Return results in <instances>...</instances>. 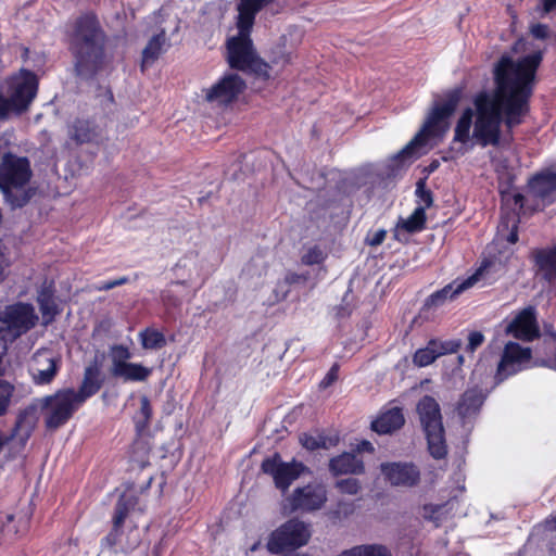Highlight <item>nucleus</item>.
Returning <instances> with one entry per match:
<instances>
[{"instance_id": "11", "label": "nucleus", "mask_w": 556, "mask_h": 556, "mask_svg": "<svg viewBox=\"0 0 556 556\" xmlns=\"http://www.w3.org/2000/svg\"><path fill=\"white\" fill-rule=\"evenodd\" d=\"M74 389H63L41 400L45 409V422L49 429H58L72 418L81 406Z\"/></svg>"}, {"instance_id": "53", "label": "nucleus", "mask_w": 556, "mask_h": 556, "mask_svg": "<svg viewBox=\"0 0 556 556\" xmlns=\"http://www.w3.org/2000/svg\"><path fill=\"white\" fill-rule=\"evenodd\" d=\"M552 181V185L556 191V170H553L552 168H544Z\"/></svg>"}, {"instance_id": "6", "label": "nucleus", "mask_w": 556, "mask_h": 556, "mask_svg": "<svg viewBox=\"0 0 556 556\" xmlns=\"http://www.w3.org/2000/svg\"><path fill=\"white\" fill-rule=\"evenodd\" d=\"M38 91V78L21 70L0 84V121L10 119L26 112Z\"/></svg>"}, {"instance_id": "48", "label": "nucleus", "mask_w": 556, "mask_h": 556, "mask_svg": "<svg viewBox=\"0 0 556 556\" xmlns=\"http://www.w3.org/2000/svg\"><path fill=\"white\" fill-rule=\"evenodd\" d=\"M540 4L543 14H548L556 10V0H540Z\"/></svg>"}, {"instance_id": "37", "label": "nucleus", "mask_w": 556, "mask_h": 556, "mask_svg": "<svg viewBox=\"0 0 556 556\" xmlns=\"http://www.w3.org/2000/svg\"><path fill=\"white\" fill-rule=\"evenodd\" d=\"M327 255L324 253V251L318 247L314 245L309 248L302 256L301 262L304 265L313 266V265H320L326 260Z\"/></svg>"}, {"instance_id": "52", "label": "nucleus", "mask_w": 556, "mask_h": 556, "mask_svg": "<svg viewBox=\"0 0 556 556\" xmlns=\"http://www.w3.org/2000/svg\"><path fill=\"white\" fill-rule=\"evenodd\" d=\"M549 556H556V535L552 536L547 544Z\"/></svg>"}, {"instance_id": "62", "label": "nucleus", "mask_w": 556, "mask_h": 556, "mask_svg": "<svg viewBox=\"0 0 556 556\" xmlns=\"http://www.w3.org/2000/svg\"><path fill=\"white\" fill-rule=\"evenodd\" d=\"M151 480H152V478L150 477V478H149V480H148V483H147V488H149V486H150V484H151Z\"/></svg>"}, {"instance_id": "43", "label": "nucleus", "mask_w": 556, "mask_h": 556, "mask_svg": "<svg viewBox=\"0 0 556 556\" xmlns=\"http://www.w3.org/2000/svg\"><path fill=\"white\" fill-rule=\"evenodd\" d=\"M530 33L535 39L545 40L549 37V27L546 24L536 23L531 26Z\"/></svg>"}, {"instance_id": "16", "label": "nucleus", "mask_w": 556, "mask_h": 556, "mask_svg": "<svg viewBox=\"0 0 556 556\" xmlns=\"http://www.w3.org/2000/svg\"><path fill=\"white\" fill-rule=\"evenodd\" d=\"M61 365L60 357L47 349L38 350L31 356L29 374L37 386L50 384L55 378Z\"/></svg>"}, {"instance_id": "41", "label": "nucleus", "mask_w": 556, "mask_h": 556, "mask_svg": "<svg viewBox=\"0 0 556 556\" xmlns=\"http://www.w3.org/2000/svg\"><path fill=\"white\" fill-rule=\"evenodd\" d=\"M339 378V365L334 363L326 376L323 378V380L319 382L320 389H327L329 388L333 382H336Z\"/></svg>"}, {"instance_id": "21", "label": "nucleus", "mask_w": 556, "mask_h": 556, "mask_svg": "<svg viewBox=\"0 0 556 556\" xmlns=\"http://www.w3.org/2000/svg\"><path fill=\"white\" fill-rule=\"evenodd\" d=\"M473 277L464 280L460 283L451 282L440 290L431 293L424 303V308L431 309L442 306L447 300L455 299L463 291L472 286Z\"/></svg>"}, {"instance_id": "36", "label": "nucleus", "mask_w": 556, "mask_h": 556, "mask_svg": "<svg viewBox=\"0 0 556 556\" xmlns=\"http://www.w3.org/2000/svg\"><path fill=\"white\" fill-rule=\"evenodd\" d=\"M415 194L418 198V203L422 204L417 207H425L426 211L433 205V193L427 188L425 178H420L417 181Z\"/></svg>"}, {"instance_id": "45", "label": "nucleus", "mask_w": 556, "mask_h": 556, "mask_svg": "<svg viewBox=\"0 0 556 556\" xmlns=\"http://www.w3.org/2000/svg\"><path fill=\"white\" fill-rule=\"evenodd\" d=\"M162 301L166 306L177 307L181 304L182 300L181 298L174 296L172 294V290L167 289L162 294Z\"/></svg>"}, {"instance_id": "46", "label": "nucleus", "mask_w": 556, "mask_h": 556, "mask_svg": "<svg viewBox=\"0 0 556 556\" xmlns=\"http://www.w3.org/2000/svg\"><path fill=\"white\" fill-rule=\"evenodd\" d=\"M387 237V231L384 229H379L372 233V236L367 238V243L370 247H378L382 244Z\"/></svg>"}, {"instance_id": "40", "label": "nucleus", "mask_w": 556, "mask_h": 556, "mask_svg": "<svg viewBox=\"0 0 556 556\" xmlns=\"http://www.w3.org/2000/svg\"><path fill=\"white\" fill-rule=\"evenodd\" d=\"M462 346V341L459 339L455 340H446L440 341L437 339L435 350L440 353V356L445 354H452L458 352Z\"/></svg>"}, {"instance_id": "38", "label": "nucleus", "mask_w": 556, "mask_h": 556, "mask_svg": "<svg viewBox=\"0 0 556 556\" xmlns=\"http://www.w3.org/2000/svg\"><path fill=\"white\" fill-rule=\"evenodd\" d=\"M13 392L14 387L7 380L0 378V416L7 413Z\"/></svg>"}, {"instance_id": "1", "label": "nucleus", "mask_w": 556, "mask_h": 556, "mask_svg": "<svg viewBox=\"0 0 556 556\" xmlns=\"http://www.w3.org/2000/svg\"><path fill=\"white\" fill-rule=\"evenodd\" d=\"M543 59V50H538L517 61L505 54L495 63L494 93L481 91L473 99L476 121L472 137L481 147L513 143L514 129L530 113V100Z\"/></svg>"}, {"instance_id": "2", "label": "nucleus", "mask_w": 556, "mask_h": 556, "mask_svg": "<svg viewBox=\"0 0 556 556\" xmlns=\"http://www.w3.org/2000/svg\"><path fill=\"white\" fill-rule=\"evenodd\" d=\"M104 39V33L93 14L88 13L76 20L72 46L77 76L90 79L106 70Z\"/></svg>"}, {"instance_id": "58", "label": "nucleus", "mask_w": 556, "mask_h": 556, "mask_svg": "<svg viewBox=\"0 0 556 556\" xmlns=\"http://www.w3.org/2000/svg\"><path fill=\"white\" fill-rule=\"evenodd\" d=\"M149 374H150V370L148 368L141 366V380H143Z\"/></svg>"}, {"instance_id": "4", "label": "nucleus", "mask_w": 556, "mask_h": 556, "mask_svg": "<svg viewBox=\"0 0 556 556\" xmlns=\"http://www.w3.org/2000/svg\"><path fill=\"white\" fill-rule=\"evenodd\" d=\"M31 176L33 170L27 157L10 152L2 155L0 190L10 208H22L36 195L37 188L29 184Z\"/></svg>"}, {"instance_id": "29", "label": "nucleus", "mask_w": 556, "mask_h": 556, "mask_svg": "<svg viewBox=\"0 0 556 556\" xmlns=\"http://www.w3.org/2000/svg\"><path fill=\"white\" fill-rule=\"evenodd\" d=\"M274 0H238L237 17L255 22L256 15Z\"/></svg>"}, {"instance_id": "51", "label": "nucleus", "mask_w": 556, "mask_h": 556, "mask_svg": "<svg viewBox=\"0 0 556 556\" xmlns=\"http://www.w3.org/2000/svg\"><path fill=\"white\" fill-rule=\"evenodd\" d=\"M8 265H9L8 260H7V257H5L4 253H3V245L0 242V279L3 278L4 270L8 267Z\"/></svg>"}, {"instance_id": "10", "label": "nucleus", "mask_w": 556, "mask_h": 556, "mask_svg": "<svg viewBox=\"0 0 556 556\" xmlns=\"http://www.w3.org/2000/svg\"><path fill=\"white\" fill-rule=\"evenodd\" d=\"M309 539L308 526L298 518H292L270 533L266 547L271 554H281L306 545Z\"/></svg>"}, {"instance_id": "34", "label": "nucleus", "mask_w": 556, "mask_h": 556, "mask_svg": "<svg viewBox=\"0 0 556 556\" xmlns=\"http://www.w3.org/2000/svg\"><path fill=\"white\" fill-rule=\"evenodd\" d=\"M427 215L425 207H416L407 219L402 220L400 227L409 233L419 232L425 229Z\"/></svg>"}, {"instance_id": "13", "label": "nucleus", "mask_w": 556, "mask_h": 556, "mask_svg": "<svg viewBox=\"0 0 556 556\" xmlns=\"http://www.w3.org/2000/svg\"><path fill=\"white\" fill-rule=\"evenodd\" d=\"M245 88V81L238 74L229 73L203 90L204 99L208 103L227 106L237 101Z\"/></svg>"}, {"instance_id": "47", "label": "nucleus", "mask_w": 556, "mask_h": 556, "mask_svg": "<svg viewBox=\"0 0 556 556\" xmlns=\"http://www.w3.org/2000/svg\"><path fill=\"white\" fill-rule=\"evenodd\" d=\"M152 415V408L147 397H141V417L148 421Z\"/></svg>"}, {"instance_id": "7", "label": "nucleus", "mask_w": 556, "mask_h": 556, "mask_svg": "<svg viewBox=\"0 0 556 556\" xmlns=\"http://www.w3.org/2000/svg\"><path fill=\"white\" fill-rule=\"evenodd\" d=\"M416 412L429 454L437 460L444 459L447 456V444L440 404L433 396L426 394L417 402Z\"/></svg>"}, {"instance_id": "35", "label": "nucleus", "mask_w": 556, "mask_h": 556, "mask_svg": "<svg viewBox=\"0 0 556 556\" xmlns=\"http://www.w3.org/2000/svg\"><path fill=\"white\" fill-rule=\"evenodd\" d=\"M137 504V498L132 495L123 494L116 505L115 516H114V528L117 529L126 516L128 515L130 509H134Z\"/></svg>"}, {"instance_id": "26", "label": "nucleus", "mask_w": 556, "mask_h": 556, "mask_svg": "<svg viewBox=\"0 0 556 556\" xmlns=\"http://www.w3.org/2000/svg\"><path fill=\"white\" fill-rule=\"evenodd\" d=\"M169 46L170 43L167 40L165 30L161 29L160 33L148 41L147 46L141 51V72H143L146 64L156 61Z\"/></svg>"}, {"instance_id": "8", "label": "nucleus", "mask_w": 556, "mask_h": 556, "mask_svg": "<svg viewBox=\"0 0 556 556\" xmlns=\"http://www.w3.org/2000/svg\"><path fill=\"white\" fill-rule=\"evenodd\" d=\"M38 316L30 304L16 303L0 312V339L13 342L35 327Z\"/></svg>"}, {"instance_id": "22", "label": "nucleus", "mask_w": 556, "mask_h": 556, "mask_svg": "<svg viewBox=\"0 0 556 556\" xmlns=\"http://www.w3.org/2000/svg\"><path fill=\"white\" fill-rule=\"evenodd\" d=\"M329 470L333 476L363 475L365 465L356 454L344 452L329 460Z\"/></svg>"}, {"instance_id": "50", "label": "nucleus", "mask_w": 556, "mask_h": 556, "mask_svg": "<svg viewBox=\"0 0 556 556\" xmlns=\"http://www.w3.org/2000/svg\"><path fill=\"white\" fill-rule=\"evenodd\" d=\"M511 200L514 202V205L518 207L519 211H521L525 206L526 198L522 193L516 192L511 195Z\"/></svg>"}, {"instance_id": "55", "label": "nucleus", "mask_w": 556, "mask_h": 556, "mask_svg": "<svg viewBox=\"0 0 556 556\" xmlns=\"http://www.w3.org/2000/svg\"><path fill=\"white\" fill-rule=\"evenodd\" d=\"M361 450L372 452L374 447L369 441H363L361 444Z\"/></svg>"}, {"instance_id": "15", "label": "nucleus", "mask_w": 556, "mask_h": 556, "mask_svg": "<svg viewBox=\"0 0 556 556\" xmlns=\"http://www.w3.org/2000/svg\"><path fill=\"white\" fill-rule=\"evenodd\" d=\"M380 471L390 485L412 489L420 482V470L412 462H387L380 465Z\"/></svg>"}, {"instance_id": "60", "label": "nucleus", "mask_w": 556, "mask_h": 556, "mask_svg": "<svg viewBox=\"0 0 556 556\" xmlns=\"http://www.w3.org/2000/svg\"><path fill=\"white\" fill-rule=\"evenodd\" d=\"M503 200L507 202L509 201L508 193H503Z\"/></svg>"}, {"instance_id": "61", "label": "nucleus", "mask_w": 556, "mask_h": 556, "mask_svg": "<svg viewBox=\"0 0 556 556\" xmlns=\"http://www.w3.org/2000/svg\"><path fill=\"white\" fill-rule=\"evenodd\" d=\"M140 429H141V432H143V430H144V424H143V421H141Z\"/></svg>"}, {"instance_id": "32", "label": "nucleus", "mask_w": 556, "mask_h": 556, "mask_svg": "<svg viewBox=\"0 0 556 556\" xmlns=\"http://www.w3.org/2000/svg\"><path fill=\"white\" fill-rule=\"evenodd\" d=\"M437 339H430L425 348L418 349L413 355V363L418 367L431 365L440 353L435 350Z\"/></svg>"}, {"instance_id": "59", "label": "nucleus", "mask_w": 556, "mask_h": 556, "mask_svg": "<svg viewBox=\"0 0 556 556\" xmlns=\"http://www.w3.org/2000/svg\"><path fill=\"white\" fill-rule=\"evenodd\" d=\"M186 285V281H172L169 287H173V286H185Z\"/></svg>"}, {"instance_id": "54", "label": "nucleus", "mask_w": 556, "mask_h": 556, "mask_svg": "<svg viewBox=\"0 0 556 556\" xmlns=\"http://www.w3.org/2000/svg\"><path fill=\"white\" fill-rule=\"evenodd\" d=\"M104 102H105V105L108 103H112L113 102V93L109 89L104 91Z\"/></svg>"}, {"instance_id": "30", "label": "nucleus", "mask_w": 556, "mask_h": 556, "mask_svg": "<svg viewBox=\"0 0 556 556\" xmlns=\"http://www.w3.org/2000/svg\"><path fill=\"white\" fill-rule=\"evenodd\" d=\"M37 301L43 318H48V321H50L58 314L52 289L43 286L38 293Z\"/></svg>"}, {"instance_id": "3", "label": "nucleus", "mask_w": 556, "mask_h": 556, "mask_svg": "<svg viewBox=\"0 0 556 556\" xmlns=\"http://www.w3.org/2000/svg\"><path fill=\"white\" fill-rule=\"evenodd\" d=\"M463 98V88L455 87L444 92L442 101H435L421 129L399 151L393 160L400 163L417 156V149L426 144L427 139L445 134L450 127V118L455 113Z\"/></svg>"}, {"instance_id": "49", "label": "nucleus", "mask_w": 556, "mask_h": 556, "mask_svg": "<svg viewBox=\"0 0 556 556\" xmlns=\"http://www.w3.org/2000/svg\"><path fill=\"white\" fill-rule=\"evenodd\" d=\"M125 281H126L125 278H119V279H116V280H112V281H109V282H105V283L99 286L98 290H100V291H108V290L113 289L114 287L123 285Z\"/></svg>"}, {"instance_id": "18", "label": "nucleus", "mask_w": 556, "mask_h": 556, "mask_svg": "<svg viewBox=\"0 0 556 556\" xmlns=\"http://www.w3.org/2000/svg\"><path fill=\"white\" fill-rule=\"evenodd\" d=\"M110 358L112 361L110 372L113 377L124 381L139 380V365L129 363L130 353L127 348L113 346L110 351Z\"/></svg>"}, {"instance_id": "42", "label": "nucleus", "mask_w": 556, "mask_h": 556, "mask_svg": "<svg viewBox=\"0 0 556 556\" xmlns=\"http://www.w3.org/2000/svg\"><path fill=\"white\" fill-rule=\"evenodd\" d=\"M484 342V336L481 331H471L468 334V344L466 350L468 352H475Z\"/></svg>"}, {"instance_id": "27", "label": "nucleus", "mask_w": 556, "mask_h": 556, "mask_svg": "<svg viewBox=\"0 0 556 556\" xmlns=\"http://www.w3.org/2000/svg\"><path fill=\"white\" fill-rule=\"evenodd\" d=\"M67 135L75 144L90 143L98 138L97 128L87 119H75L67 128Z\"/></svg>"}, {"instance_id": "39", "label": "nucleus", "mask_w": 556, "mask_h": 556, "mask_svg": "<svg viewBox=\"0 0 556 556\" xmlns=\"http://www.w3.org/2000/svg\"><path fill=\"white\" fill-rule=\"evenodd\" d=\"M336 488L343 494L356 495L361 490V483L356 478L338 480Z\"/></svg>"}, {"instance_id": "19", "label": "nucleus", "mask_w": 556, "mask_h": 556, "mask_svg": "<svg viewBox=\"0 0 556 556\" xmlns=\"http://www.w3.org/2000/svg\"><path fill=\"white\" fill-rule=\"evenodd\" d=\"M529 258L536 275H541L549 285L556 283V245L535 248L530 252Z\"/></svg>"}, {"instance_id": "5", "label": "nucleus", "mask_w": 556, "mask_h": 556, "mask_svg": "<svg viewBox=\"0 0 556 556\" xmlns=\"http://www.w3.org/2000/svg\"><path fill=\"white\" fill-rule=\"evenodd\" d=\"M254 24L253 21L236 18L238 34L227 40V62L232 70L267 80L270 66L257 54L251 38Z\"/></svg>"}, {"instance_id": "44", "label": "nucleus", "mask_w": 556, "mask_h": 556, "mask_svg": "<svg viewBox=\"0 0 556 556\" xmlns=\"http://www.w3.org/2000/svg\"><path fill=\"white\" fill-rule=\"evenodd\" d=\"M535 531H556V514L547 516L542 522L533 528Z\"/></svg>"}, {"instance_id": "33", "label": "nucleus", "mask_w": 556, "mask_h": 556, "mask_svg": "<svg viewBox=\"0 0 556 556\" xmlns=\"http://www.w3.org/2000/svg\"><path fill=\"white\" fill-rule=\"evenodd\" d=\"M166 337L162 330L146 328L141 331V346L148 350H161L166 345Z\"/></svg>"}, {"instance_id": "31", "label": "nucleus", "mask_w": 556, "mask_h": 556, "mask_svg": "<svg viewBox=\"0 0 556 556\" xmlns=\"http://www.w3.org/2000/svg\"><path fill=\"white\" fill-rule=\"evenodd\" d=\"M472 116L473 111L470 108H467L463 111L455 126L454 141L460 143H467L469 141Z\"/></svg>"}, {"instance_id": "14", "label": "nucleus", "mask_w": 556, "mask_h": 556, "mask_svg": "<svg viewBox=\"0 0 556 556\" xmlns=\"http://www.w3.org/2000/svg\"><path fill=\"white\" fill-rule=\"evenodd\" d=\"M288 501L292 511H316L326 504L327 490L323 483H308L294 489Z\"/></svg>"}, {"instance_id": "9", "label": "nucleus", "mask_w": 556, "mask_h": 556, "mask_svg": "<svg viewBox=\"0 0 556 556\" xmlns=\"http://www.w3.org/2000/svg\"><path fill=\"white\" fill-rule=\"evenodd\" d=\"M532 358L531 348H525L514 341L507 342L496 368L494 376L495 383L498 384L525 369L536 366H547L546 361L542 359L532 362Z\"/></svg>"}, {"instance_id": "12", "label": "nucleus", "mask_w": 556, "mask_h": 556, "mask_svg": "<svg viewBox=\"0 0 556 556\" xmlns=\"http://www.w3.org/2000/svg\"><path fill=\"white\" fill-rule=\"evenodd\" d=\"M261 471L271 477L278 490L286 492L302 475L309 472V469L305 464L295 458L290 462H283L281 455L275 452L262 460Z\"/></svg>"}, {"instance_id": "24", "label": "nucleus", "mask_w": 556, "mask_h": 556, "mask_svg": "<svg viewBox=\"0 0 556 556\" xmlns=\"http://www.w3.org/2000/svg\"><path fill=\"white\" fill-rule=\"evenodd\" d=\"M102 386L100 378V367L94 361L92 364L85 368L84 379L78 391H75L77 399L84 404V402L96 394Z\"/></svg>"}, {"instance_id": "20", "label": "nucleus", "mask_w": 556, "mask_h": 556, "mask_svg": "<svg viewBox=\"0 0 556 556\" xmlns=\"http://www.w3.org/2000/svg\"><path fill=\"white\" fill-rule=\"evenodd\" d=\"M405 424V417L401 407H391L380 412L371 421V430L378 434H390L400 430Z\"/></svg>"}, {"instance_id": "17", "label": "nucleus", "mask_w": 556, "mask_h": 556, "mask_svg": "<svg viewBox=\"0 0 556 556\" xmlns=\"http://www.w3.org/2000/svg\"><path fill=\"white\" fill-rule=\"evenodd\" d=\"M506 332L526 342L540 338L541 332L535 308L533 306L522 308L507 325Z\"/></svg>"}, {"instance_id": "28", "label": "nucleus", "mask_w": 556, "mask_h": 556, "mask_svg": "<svg viewBox=\"0 0 556 556\" xmlns=\"http://www.w3.org/2000/svg\"><path fill=\"white\" fill-rule=\"evenodd\" d=\"M300 443L304 448L311 452L319 448L328 450L339 443V437L327 435L324 432H317L316 434L304 432L300 435Z\"/></svg>"}, {"instance_id": "57", "label": "nucleus", "mask_w": 556, "mask_h": 556, "mask_svg": "<svg viewBox=\"0 0 556 556\" xmlns=\"http://www.w3.org/2000/svg\"><path fill=\"white\" fill-rule=\"evenodd\" d=\"M508 241L510 243H516L518 241V233L517 231H511L508 236Z\"/></svg>"}, {"instance_id": "56", "label": "nucleus", "mask_w": 556, "mask_h": 556, "mask_svg": "<svg viewBox=\"0 0 556 556\" xmlns=\"http://www.w3.org/2000/svg\"><path fill=\"white\" fill-rule=\"evenodd\" d=\"M438 167H439V162H438V161H432V162L429 164V166L427 167L428 173H432V172H434Z\"/></svg>"}, {"instance_id": "23", "label": "nucleus", "mask_w": 556, "mask_h": 556, "mask_svg": "<svg viewBox=\"0 0 556 556\" xmlns=\"http://www.w3.org/2000/svg\"><path fill=\"white\" fill-rule=\"evenodd\" d=\"M486 394L479 387L468 388L459 397L456 412L462 419L473 416L479 413Z\"/></svg>"}, {"instance_id": "25", "label": "nucleus", "mask_w": 556, "mask_h": 556, "mask_svg": "<svg viewBox=\"0 0 556 556\" xmlns=\"http://www.w3.org/2000/svg\"><path fill=\"white\" fill-rule=\"evenodd\" d=\"M528 193L539 200H551L556 192L545 169L532 175L527 184Z\"/></svg>"}]
</instances>
